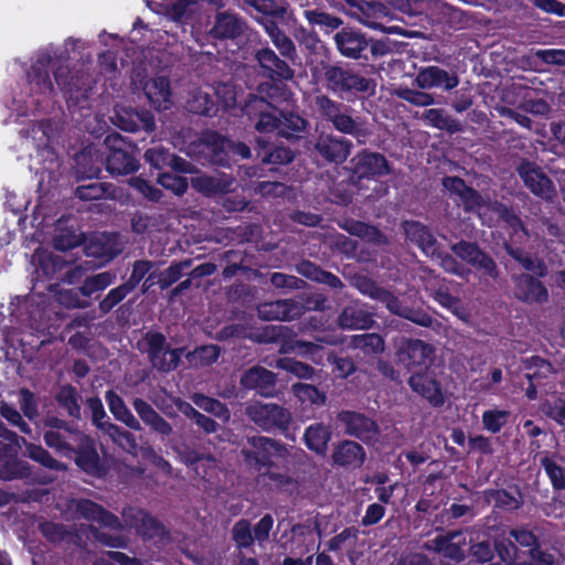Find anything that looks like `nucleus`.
<instances>
[{"label":"nucleus","instance_id":"nucleus-1","mask_svg":"<svg viewBox=\"0 0 565 565\" xmlns=\"http://www.w3.org/2000/svg\"><path fill=\"white\" fill-rule=\"evenodd\" d=\"M68 63L70 54L65 49H52L40 53L28 72L32 89L45 97L54 95L55 88L50 76L52 71L56 85L67 100L74 105L86 102L93 90V79L84 70L72 72Z\"/></svg>","mask_w":565,"mask_h":565},{"label":"nucleus","instance_id":"nucleus-2","mask_svg":"<svg viewBox=\"0 0 565 565\" xmlns=\"http://www.w3.org/2000/svg\"><path fill=\"white\" fill-rule=\"evenodd\" d=\"M239 454L246 467L259 476L267 477L277 488L285 489L294 484L295 480L287 471H278V461L288 456V450L281 441L262 435L249 436Z\"/></svg>","mask_w":565,"mask_h":565},{"label":"nucleus","instance_id":"nucleus-3","mask_svg":"<svg viewBox=\"0 0 565 565\" xmlns=\"http://www.w3.org/2000/svg\"><path fill=\"white\" fill-rule=\"evenodd\" d=\"M505 253L519 263L527 273L513 274V295L515 299L527 305H542L548 301L547 287L541 281L548 275V267L541 258H534L520 247H514L511 242L502 244Z\"/></svg>","mask_w":565,"mask_h":565},{"label":"nucleus","instance_id":"nucleus-4","mask_svg":"<svg viewBox=\"0 0 565 565\" xmlns=\"http://www.w3.org/2000/svg\"><path fill=\"white\" fill-rule=\"evenodd\" d=\"M338 53L363 64L376 62L391 52L387 39H375L359 26H342L333 35Z\"/></svg>","mask_w":565,"mask_h":565},{"label":"nucleus","instance_id":"nucleus-5","mask_svg":"<svg viewBox=\"0 0 565 565\" xmlns=\"http://www.w3.org/2000/svg\"><path fill=\"white\" fill-rule=\"evenodd\" d=\"M326 88L341 99L352 102L375 93L376 83L349 64H322Z\"/></svg>","mask_w":565,"mask_h":565},{"label":"nucleus","instance_id":"nucleus-6","mask_svg":"<svg viewBox=\"0 0 565 565\" xmlns=\"http://www.w3.org/2000/svg\"><path fill=\"white\" fill-rule=\"evenodd\" d=\"M315 105L320 117L330 124L337 131L343 135H350L356 139L359 143H365L371 136L366 122L360 117H353V109L341 103L333 100L327 95H318L315 97Z\"/></svg>","mask_w":565,"mask_h":565},{"label":"nucleus","instance_id":"nucleus-7","mask_svg":"<svg viewBox=\"0 0 565 565\" xmlns=\"http://www.w3.org/2000/svg\"><path fill=\"white\" fill-rule=\"evenodd\" d=\"M138 349L147 354L151 366L160 373H170L181 363L185 348H171L167 337L154 330L147 331L138 342Z\"/></svg>","mask_w":565,"mask_h":565},{"label":"nucleus","instance_id":"nucleus-8","mask_svg":"<svg viewBox=\"0 0 565 565\" xmlns=\"http://www.w3.org/2000/svg\"><path fill=\"white\" fill-rule=\"evenodd\" d=\"M104 143L108 148L105 167L111 175H127L138 171L136 145L117 132L107 135Z\"/></svg>","mask_w":565,"mask_h":565},{"label":"nucleus","instance_id":"nucleus-9","mask_svg":"<svg viewBox=\"0 0 565 565\" xmlns=\"http://www.w3.org/2000/svg\"><path fill=\"white\" fill-rule=\"evenodd\" d=\"M247 417L263 431L280 433L289 437L292 415L289 409L276 403L255 402L246 406Z\"/></svg>","mask_w":565,"mask_h":565},{"label":"nucleus","instance_id":"nucleus-10","mask_svg":"<svg viewBox=\"0 0 565 565\" xmlns=\"http://www.w3.org/2000/svg\"><path fill=\"white\" fill-rule=\"evenodd\" d=\"M456 257L470 265L481 279L498 280L500 269L493 257L478 243L460 239L450 246Z\"/></svg>","mask_w":565,"mask_h":565},{"label":"nucleus","instance_id":"nucleus-11","mask_svg":"<svg viewBox=\"0 0 565 565\" xmlns=\"http://www.w3.org/2000/svg\"><path fill=\"white\" fill-rule=\"evenodd\" d=\"M396 361L408 371L431 366L435 360V348L420 340L412 338H401L396 343Z\"/></svg>","mask_w":565,"mask_h":565},{"label":"nucleus","instance_id":"nucleus-12","mask_svg":"<svg viewBox=\"0 0 565 565\" xmlns=\"http://www.w3.org/2000/svg\"><path fill=\"white\" fill-rule=\"evenodd\" d=\"M352 174L358 180H376L392 173V167L386 157L380 152L363 149L351 160Z\"/></svg>","mask_w":565,"mask_h":565},{"label":"nucleus","instance_id":"nucleus-13","mask_svg":"<svg viewBox=\"0 0 565 565\" xmlns=\"http://www.w3.org/2000/svg\"><path fill=\"white\" fill-rule=\"evenodd\" d=\"M111 121L117 128L128 132L145 131L149 134L156 129L153 114L145 108L116 105Z\"/></svg>","mask_w":565,"mask_h":565},{"label":"nucleus","instance_id":"nucleus-14","mask_svg":"<svg viewBox=\"0 0 565 565\" xmlns=\"http://www.w3.org/2000/svg\"><path fill=\"white\" fill-rule=\"evenodd\" d=\"M73 455L75 465L86 475L98 479H104L108 475L109 467L100 458L92 438L81 435V443L75 447Z\"/></svg>","mask_w":565,"mask_h":565},{"label":"nucleus","instance_id":"nucleus-15","mask_svg":"<svg viewBox=\"0 0 565 565\" xmlns=\"http://www.w3.org/2000/svg\"><path fill=\"white\" fill-rule=\"evenodd\" d=\"M122 518L127 526L135 529L143 540L164 539L168 532L164 525L143 509L128 507L122 510Z\"/></svg>","mask_w":565,"mask_h":565},{"label":"nucleus","instance_id":"nucleus-16","mask_svg":"<svg viewBox=\"0 0 565 565\" xmlns=\"http://www.w3.org/2000/svg\"><path fill=\"white\" fill-rule=\"evenodd\" d=\"M516 173L533 195L543 200L555 195L553 181L535 162L523 159L516 167Z\"/></svg>","mask_w":565,"mask_h":565},{"label":"nucleus","instance_id":"nucleus-17","mask_svg":"<svg viewBox=\"0 0 565 565\" xmlns=\"http://www.w3.org/2000/svg\"><path fill=\"white\" fill-rule=\"evenodd\" d=\"M408 385L415 393L427 399L430 405L440 407L445 404L441 384L430 366L414 371L408 379Z\"/></svg>","mask_w":565,"mask_h":565},{"label":"nucleus","instance_id":"nucleus-18","mask_svg":"<svg viewBox=\"0 0 565 565\" xmlns=\"http://www.w3.org/2000/svg\"><path fill=\"white\" fill-rule=\"evenodd\" d=\"M338 420L343 425L347 435L364 443L373 441L380 433L376 422L366 415L354 411H341Z\"/></svg>","mask_w":565,"mask_h":565},{"label":"nucleus","instance_id":"nucleus-19","mask_svg":"<svg viewBox=\"0 0 565 565\" xmlns=\"http://www.w3.org/2000/svg\"><path fill=\"white\" fill-rule=\"evenodd\" d=\"M254 58L262 75L268 79H292L295 76V71L285 57H279L269 46L255 50Z\"/></svg>","mask_w":565,"mask_h":565},{"label":"nucleus","instance_id":"nucleus-20","mask_svg":"<svg viewBox=\"0 0 565 565\" xmlns=\"http://www.w3.org/2000/svg\"><path fill=\"white\" fill-rule=\"evenodd\" d=\"M202 153L211 166L231 168L230 138L215 130H207L201 138Z\"/></svg>","mask_w":565,"mask_h":565},{"label":"nucleus","instance_id":"nucleus-21","mask_svg":"<svg viewBox=\"0 0 565 565\" xmlns=\"http://www.w3.org/2000/svg\"><path fill=\"white\" fill-rule=\"evenodd\" d=\"M143 157L150 169L153 170L163 172V170L170 169L179 173H192L194 170L190 161L179 157L162 146L147 149Z\"/></svg>","mask_w":565,"mask_h":565},{"label":"nucleus","instance_id":"nucleus-22","mask_svg":"<svg viewBox=\"0 0 565 565\" xmlns=\"http://www.w3.org/2000/svg\"><path fill=\"white\" fill-rule=\"evenodd\" d=\"M246 29L245 20L237 13L222 11L215 14L209 35L214 40L235 42L245 34Z\"/></svg>","mask_w":565,"mask_h":565},{"label":"nucleus","instance_id":"nucleus-23","mask_svg":"<svg viewBox=\"0 0 565 565\" xmlns=\"http://www.w3.org/2000/svg\"><path fill=\"white\" fill-rule=\"evenodd\" d=\"M353 143L345 137L332 134H320L315 143V149L327 162L343 163L351 153Z\"/></svg>","mask_w":565,"mask_h":565},{"label":"nucleus","instance_id":"nucleus-24","mask_svg":"<svg viewBox=\"0 0 565 565\" xmlns=\"http://www.w3.org/2000/svg\"><path fill=\"white\" fill-rule=\"evenodd\" d=\"M30 465L18 458L15 445L0 441V479L11 481L28 478Z\"/></svg>","mask_w":565,"mask_h":565},{"label":"nucleus","instance_id":"nucleus-25","mask_svg":"<svg viewBox=\"0 0 565 565\" xmlns=\"http://www.w3.org/2000/svg\"><path fill=\"white\" fill-rule=\"evenodd\" d=\"M441 185L449 194L455 195L466 212H473L484 205L482 195L472 186L467 185L460 177L446 175L441 179Z\"/></svg>","mask_w":565,"mask_h":565},{"label":"nucleus","instance_id":"nucleus-26","mask_svg":"<svg viewBox=\"0 0 565 565\" xmlns=\"http://www.w3.org/2000/svg\"><path fill=\"white\" fill-rule=\"evenodd\" d=\"M257 316L263 321H291L302 316V307L297 299L266 301L257 306Z\"/></svg>","mask_w":565,"mask_h":565},{"label":"nucleus","instance_id":"nucleus-27","mask_svg":"<svg viewBox=\"0 0 565 565\" xmlns=\"http://www.w3.org/2000/svg\"><path fill=\"white\" fill-rule=\"evenodd\" d=\"M276 374L264 366H253L241 376V385L245 390L256 391L265 397H273L276 394Z\"/></svg>","mask_w":565,"mask_h":565},{"label":"nucleus","instance_id":"nucleus-28","mask_svg":"<svg viewBox=\"0 0 565 565\" xmlns=\"http://www.w3.org/2000/svg\"><path fill=\"white\" fill-rule=\"evenodd\" d=\"M256 156L265 164L285 166L290 163L295 158L291 148L284 146L281 141H270L264 137L256 139Z\"/></svg>","mask_w":565,"mask_h":565},{"label":"nucleus","instance_id":"nucleus-29","mask_svg":"<svg viewBox=\"0 0 565 565\" xmlns=\"http://www.w3.org/2000/svg\"><path fill=\"white\" fill-rule=\"evenodd\" d=\"M235 183L233 174L224 172L215 175L202 174L192 179V188L209 198L231 193Z\"/></svg>","mask_w":565,"mask_h":565},{"label":"nucleus","instance_id":"nucleus-30","mask_svg":"<svg viewBox=\"0 0 565 565\" xmlns=\"http://www.w3.org/2000/svg\"><path fill=\"white\" fill-rule=\"evenodd\" d=\"M365 456V450L359 443L345 439L334 445L331 459L337 467L356 469L364 463Z\"/></svg>","mask_w":565,"mask_h":565},{"label":"nucleus","instance_id":"nucleus-31","mask_svg":"<svg viewBox=\"0 0 565 565\" xmlns=\"http://www.w3.org/2000/svg\"><path fill=\"white\" fill-rule=\"evenodd\" d=\"M75 508L79 516L87 521L97 522L100 525L113 530L121 529V523L118 516L95 501L89 499H79L77 500Z\"/></svg>","mask_w":565,"mask_h":565},{"label":"nucleus","instance_id":"nucleus-32","mask_svg":"<svg viewBox=\"0 0 565 565\" xmlns=\"http://www.w3.org/2000/svg\"><path fill=\"white\" fill-rule=\"evenodd\" d=\"M87 256L97 258L100 263H108L120 254L115 234H99L89 238L85 246Z\"/></svg>","mask_w":565,"mask_h":565},{"label":"nucleus","instance_id":"nucleus-33","mask_svg":"<svg viewBox=\"0 0 565 565\" xmlns=\"http://www.w3.org/2000/svg\"><path fill=\"white\" fill-rule=\"evenodd\" d=\"M416 83L424 89L439 87L451 90L458 86L459 78L456 74L450 75L439 66H428L418 72Z\"/></svg>","mask_w":565,"mask_h":565},{"label":"nucleus","instance_id":"nucleus-34","mask_svg":"<svg viewBox=\"0 0 565 565\" xmlns=\"http://www.w3.org/2000/svg\"><path fill=\"white\" fill-rule=\"evenodd\" d=\"M143 93L150 105L157 110H167L172 106L171 84L167 76H158L147 81Z\"/></svg>","mask_w":565,"mask_h":565},{"label":"nucleus","instance_id":"nucleus-35","mask_svg":"<svg viewBox=\"0 0 565 565\" xmlns=\"http://www.w3.org/2000/svg\"><path fill=\"white\" fill-rule=\"evenodd\" d=\"M289 79H269L260 82L256 92L263 96L273 109H277L284 104H288L294 96V93L286 84Z\"/></svg>","mask_w":565,"mask_h":565},{"label":"nucleus","instance_id":"nucleus-36","mask_svg":"<svg viewBox=\"0 0 565 565\" xmlns=\"http://www.w3.org/2000/svg\"><path fill=\"white\" fill-rule=\"evenodd\" d=\"M404 230L407 239L417 245L426 256L436 254L439 243L426 225L417 221H406Z\"/></svg>","mask_w":565,"mask_h":565},{"label":"nucleus","instance_id":"nucleus-37","mask_svg":"<svg viewBox=\"0 0 565 565\" xmlns=\"http://www.w3.org/2000/svg\"><path fill=\"white\" fill-rule=\"evenodd\" d=\"M373 323V315L358 303L345 306L338 316V326L343 330H366Z\"/></svg>","mask_w":565,"mask_h":565},{"label":"nucleus","instance_id":"nucleus-38","mask_svg":"<svg viewBox=\"0 0 565 565\" xmlns=\"http://www.w3.org/2000/svg\"><path fill=\"white\" fill-rule=\"evenodd\" d=\"M339 227L367 243L382 245L387 242L386 235L377 226L363 221L344 218L339 223Z\"/></svg>","mask_w":565,"mask_h":565},{"label":"nucleus","instance_id":"nucleus-39","mask_svg":"<svg viewBox=\"0 0 565 565\" xmlns=\"http://www.w3.org/2000/svg\"><path fill=\"white\" fill-rule=\"evenodd\" d=\"M132 406L140 419L151 430L162 436H169L172 433V426L147 401L136 397Z\"/></svg>","mask_w":565,"mask_h":565},{"label":"nucleus","instance_id":"nucleus-40","mask_svg":"<svg viewBox=\"0 0 565 565\" xmlns=\"http://www.w3.org/2000/svg\"><path fill=\"white\" fill-rule=\"evenodd\" d=\"M331 437L330 426L323 423H315L305 429L303 443L310 451L319 456H326Z\"/></svg>","mask_w":565,"mask_h":565},{"label":"nucleus","instance_id":"nucleus-41","mask_svg":"<svg viewBox=\"0 0 565 565\" xmlns=\"http://www.w3.org/2000/svg\"><path fill=\"white\" fill-rule=\"evenodd\" d=\"M355 286L361 294L380 301L387 309H393L397 306V296L367 276H356Z\"/></svg>","mask_w":565,"mask_h":565},{"label":"nucleus","instance_id":"nucleus-42","mask_svg":"<svg viewBox=\"0 0 565 565\" xmlns=\"http://www.w3.org/2000/svg\"><path fill=\"white\" fill-rule=\"evenodd\" d=\"M460 534L458 531H448L444 535H437L431 543V550L445 558L461 563L466 558L462 545L455 543L454 540Z\"/></svg>","mask_w":565,"mask_h":565},{"label":"nucleus","instance_id":"nucleus-43","mask_svg":"<svg viewBox=\"0 0 565 565\" xmlns=\"http://www.w3.org/2000/svg\"><path fill=\"white\" fill-rule=\"evenodd\" d=\"M105 399L110 413L117 420L121 422L128 428L136 431H140L142 429L139 420L134 416L131 411L125 404L124 398L114 390H108L105 393Z\"/></svg>","mask_w":565,"mask_h":565},{"label":"nucleus","instance_id":"nucleus-44","mask_svg":"<svg viewBox=\"0 0 565 565\" xmlns=\"http://www.w3.org/2000/svg\"><path fill=\"white\" fill-rule=\"evenodd\" d=\"M86 406L90 411L93 424L102 430H106L109 434H118L126 439H132V435L120 428L119 426L105 420L107 414L105 412L102 399L98 396H92L86 399Z\"/></svg>","mask_w":565,"mask_h":565},{"label":"nucleus","instance_id":"nucleus-45","mask_svg":"<svg viewBox=\"0 0 565 565\" xmlns=\"http://www.w3.org/2000/svg\"><path fill=\"white\" fill-rule=\"evenodd\" d=\"M57 405L66 412V414L76 420L82 418L81 413V394L72 384H63L58 387L54 396Z\"/></svg>","mask_w":565,"mask_h":565},{"label":"nucleus","instance_id":"nucleus-46","mask_svg":"<svg viewBox=\"0 0 565 565\" xmlns=\"http://www.w3.org/2000/svg\"><path fill=\"white\" fill-rule=\"evenodd\" d=\"M281 118L278 136L288 140L299 139L300 134L306 132L309 121L292 110H279Z\"/></svg>","mask_w":565,"mask_h":565},{"label":"nucleus","instance_id":"nucleus-47","mask_svg":"<svg viewBox=\"0 0 565 565\" xmlns=\"http://www.w3.org/2000/svg\"><path fill=\"white\" fill-rule=\"evenodd\" d=\"M423 119L431 127L447 131L450 135L461 132L463 127L461 122L447 115L441 108H429L423 114Z\"/></svg>","mask_w":565,"mask_h":565},{"label":"nucleus","instance_id":"nucleus-48","mask_svg":"<svg viewBox=\"0 0 565 565\" xmlns=\"http://www.w3.org/2000/svg\"><path fill=\"white\" fill-rule=\"evenodd\" d=\"M186 109L195 115L213 117L217 115L218 105L209 93L194 90L186 100Z\"/></svg>","mask_w":565,"mask_h":565},{"label":"nucleus","instance_id":"nucleus-49","mask_svg":"<svg viewBox=\"0 0 565 565\" xmlns=\"http://www.w3.org/2000/svg\"><path fill=\"white\" fill-rule=\"evenodd\" d=\"M299 273L319 284L327 285L331 289H341L344 285L342 280L331 271L324 270L318 265L307 260L302 262Z\"/></svg>","mask_w":565,"mask_h":565},{"label":"nucleus","instance_id":"nucleus-50","mask_svg":"<svg viewBox=\"0 0 565 565\" xmlns=\"http://www.w3.org/2000/svg\"><path fill=\"white\" fill-rule=\"evenodd\" d=\"M24 454L28 458H30L34 462L40 463L42 467L46 469L54 471L66 470V465L53 458L52 455L41 445L25 443Z\"/></svg>","mask_w":565,"mask_h":565},{"label":"nucleus","instance_id":"nucleus-51","mask_svg":"<svg viewBox=\"0 0 565 565\" xmlns=\"http://www.w3.org/2000/svg\"><path fill=\"white\" fill-rule=\"evenodd\" d=\"M179 411L205 435L215 434L220 428L215 419L200 413L188 402H182L179 405Z\"/></svg>","mask_w":565,"mask_h":565},{"label":"nucleus","instance_id":"nucleus-52","mask_svg":"<svg viewBox=\"0 0 565 565\" xmlns=\"http://www.w3.org/2000/svg\"><path fill=\"white\" fill-rule=\"evenodd\" d=\"M192 401L200 409L215 416L223 422H228L231 418V413L226 404L214 397H210L202 393H195L192 396Z\"/></svg>","mask_w":565,"mask_h":565},{"label":"nucleus","instance_id":"nucleus-53","mask_svg":"<svg viewBox=\"0 0 565 565\" xmlns=\"http://www.w3.org/2000/svg\"><path fill=\"white\" fill-rule=\"evenodd\" d=\"M292 393L301 403H308L316 407H322L327 403L326 392L312 384L295 383L292 385Z\"/></svg>","mask_w":565,"mask_h":565},{"label":"nucleus","instance_id":"nucleus-54","mask_svg":"<svg viewBox=\"0 0 565 565\" xmlns=\"http://www.w3.org/2000/svg\"><path fill=\"white\" fill-rule=\"evenodd\" d=\"M114 185L106 182H90L78 185L75 195L82 201H94L113 196Z\"/></svg>","mask_w":565,"mask_h":565},{"label":"nucleus","instance_id":"nucleus-55","mask_svg":"<svg viewBox=\"0 0 565 565\" xmlns=\"http://www.w3.org/2000/svg\"><path fill=\"white\" fill-rule=\"evenodd\" d=\"M66 434L67 433H64L63 430H44L43 440L45 445L49 448L54 449L55 452L67 458H72L75 446L68 441Z\"/></svg>","mask_w":565,"mask_h":565},{"label":"nucleus","instance_id":"nucleus-56","mask_svg":"<svg viewBox=\"0 0 565 565\" xmlns=\"http://www.w3.org/2000/svg\"><path fill=\"white\" fill-rule=\"evenodd\" d=\"M115 280V275L109 271H103L85 278L82 286L78 288L79 292L85 297H90L95 292L105 290Z\"/></svg>","mask_w":565,"mask_h":565},{"label":"nucleus","instance_id":"nucleus-57","mask_svg":"<svg viewBox=\"0 0 565 565\" xmlns=\"http://www.w3.org/2000/svg\"><path fill=\"white\" fill-rule=\"evenodd\" d=\"M433 299L438 302L441 307L449 310L455 316L461 318L465 313L462 301L459 297L454 296L448 287L439 286L433 291Z\"/></svg>","mask_w":565,"mask_h":565},{"label":"nucleus","instance_id":"nucleus-58","mask_svg":"<svg viewBox=\"0 0 565 565\" xmlns=\"http://www.w3.org/2000/svg\"><path fill=\"white\" fill-rule=\"evenodd\" d=\"M221 355V348L216 344H203L196 347L193 351H189L185 358L191 363H199L210 366L215 363Z\"/></svg>","mask_w":565,"mask_h":565},{"label":"nucleus","instance_id":"nucleus-59","mask_svg":"<svg viewBox=\"0 0 565 565\" xmlns=\"http://www.w3.org/2000/svg\"><path fill=\"white\" fill-rule=\"evenodd\" d=\"M351 344L365 354H377L384 351L385 343L379 333H363L352 337Z\"/></svg>","mask_w":565,"mask_h":565},{"label":"nucleus","instance_id":"nucleus-60","mask_svg":"<svg viewBox=\"0 0 565 565\" xmlns=\"http://www.w3.org/2000/svg\"><path fill=\"white\" fill-rule=\"evenodd\" d=\"M257 12L270 17H282L287 13L290 0H243Z\"/></svg>","mask_w":565,"mask_h":565},{"label":"nucleus","instance_id":"nucleus-61","mask_svg":"<svg viewBox=\"0 0 565 565\" xmlns=\"http://www.w3.org/2000/svg\"><path fill=\"white\" fill-rule=\"evenodd\" d=\"M511 413L505 409H487L482 413L483 429L491 434H498L509 423Z\"/></svg>","mask_w":565,"mask_h":565},{"label":"nucleus","instance_id":"nucleus-62","mask_svg":"<svg viewBox=\"0 0 565 565\" xmlns=\"http://www.w3.org/2000/svg\"><path fill=\"white\" fill-rule=\"evenodd\" d=\"M305 18L307 19L308 23L311 25L324 26L326 28L324 32H331V31L338 30L343 24V21L341 18L335 17V15L330 14L324 11H320L318 9L306 10Z\"/></svg>","mask_w":565,"mask_h":565},{"label":"nucleus","instance_id":"nucleus-63","mask_svg":"<svg viewBox=\"0 0 565 565\" xmlns=\"http://www.w3.org/2000/svg\"><path fill=\"white\" fill-rule=\"evenodd\" d=\"M191 260L172 262L168 268L160 273L158 285L161 290H167L183 276V270L190 267Z\"/></svg>","mask_w":565,"mask_h":565},{"label":"nucleus","instance_id":"nucleus-64","mask_svg":"<svg viewBox=\"0 0 565 565\" xmlns=\"http://www.w3.org/2000/svg\"><path fill=\"white\" fill-rule=\"evenodd\" d=\"M540 465L548 477L552 488L556 491L565 490V468L563 469L547 455L540 459Z\"/></svg>","mask_w":565,"mask_h":565}]
</instances>
